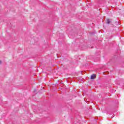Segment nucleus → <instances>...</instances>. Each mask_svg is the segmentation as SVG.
<instances>
[{"mask_svg":"<svg viewBox=\"0 0 124 124\" xmlns=\"http://www.w3.org/2000/svg\"><path fill=\"white\" fill-rule=\"evenodd\" d=\"M96 78V75L95 74H93L91 77V79H95Z\"/></svg>","mask_w":124,"mask_h":124,"instance_id":"f257e3e1","label":"nucleus"},{"mask_svg":"<svg viewBox=\"0 0 124 124\" xmlns=\"http://www.w3.org/2000/svg\"><path fill=\"white\" fill-rule=\"evenodd\" d=\"M107 22L108 24H110V23H111V21H110V19H107Z\"/></svg>","mask_w":124,"mask_h":124,"instance_id":"f03ea898","label":"nucleus"},{"mask_svg":"<svg viewBox=\"0 0 124 124\" xmlns=\"http://www.w3.org/2000/svg\"><path fill=\"white\" fill-rule=\"evenodd\" d=\"M2 62L1 61H0V64H1Z\"/></svg>","mask_w":124,"mask_h":124,"instance_id":"7ed1b4c3","label":"nucleus"}]
</instances>
